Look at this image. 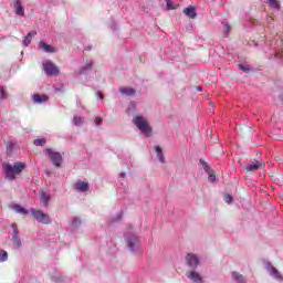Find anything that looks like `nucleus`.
I'll use <instances>...</instances> for the list:
<instances>
[{
  "instance_id": "nucleus-1",
  "label": "nucleus",
  "mask_w": 283,
  "mask_h": 283,
  "mask_svg": "<svg viewBox=\"0 0 283 283\" xmlns=\"http://www.w3.org/2000/svg\"><path fill=\"white\" fill-rule=\"evenodd\" d=\"M23 169H25V163L21 161H15L13 166L10 164L3 165V170L8 180H17V176L22 174Z\"/></svg>"
},
{
  "instance_id": "nucleus-2",
  "label": "nucleus",
  "mask_w": 283,
  "mask_h": 283,
  "mask_svg": "<svg viewBox=\"0 0 283 283\" xmlns=\"http://www.w3.org/2000/svg\"><path fill=\"white\" fill-rule=\"evenodd\" d=\"M133 123L135 126H137V128L139 129V132H142V134H145L147 138H151L153 129L147 118H145L143 115H136L133 118Z\"/></svg>"
},
{
  "instance_id": "nucleus-3",
  "label": "nucleus",
  "mask_w": 283,
  "mask_h": 283,
  "mask_svg": "<svg viewBox=\"0 0 283 283\" xmlns=\"http://www.w3.org/2000/svg\"><path fill=\"white\" fill-rule=\"evenodd\" d=\"M126 244L133 253H140L143 251L142 243H140V237L127 232L125 234Z\"/></svg>"
},
{
  "instance_id": "nucleus-4",
  "label": "nucleus",
  "mask_w": 283,
  "mask_h": 283,
  "mask_svg": "<svg viewBox=\"0 0 283 283\" xmlns=\"http://www.w3.org/2000/svg\"><path fill=\"white\" fill-rule=\"evenodd\" d=\"M45 156H48L49 160L54 165V167H61L63 165V156L59 151H54L52 148L44 149Z\"/></svg>"
},
{
  "instance_id": "nucleus-5",
  "label": "nucleus",
  "mask_w": 283,
  "mask_h": 283,
  "mask_svg": "<svg viewBox=\"0 0 283 283\" xmlns=\"http://www.w3.org/2000/svg\"><path fill=\"white\" fill-rule=\"evenodd\" d=\"M30 211L33 218H35L41 224H52V219L48 213L43 212V210L31 208Z\"/></svg>"
},
{
  "instance_id": "nucleus-6",
  "label": "nucleus",
  "mask_w": 283,
  "mask_h": 283,
  "mask_svg": "<svg viewBox=\"0 0 283 283\" xmlns=\"http://www.w3.org/2000/svg\"><path fill=\"white\" fill-rule=\"evenodd\" d=\"M186 264L189 266L192 271H196L198 266L200 265V258H198V254L195 253H188L186 255Z\"/></svg>"
},
{
  "instance_id": "nucleus-7",
  "label": "nucleus",
  "mask_w": 283,
  "mask_h": 283,
  "mask_svg": "<svg viewBox=\"0 0 283 283\" xmlns=\"http://www.w3.org/2000/svg\"><path fill=\"white\" fill-rule=\"evenodd\" d=\"M11 229L13 230L12 239H11L13 249H21L22 243H21V237H19V227L17 226V223H12Z\"/></svg>"
},
{
  "instance_id": "nucleus-8",
  "label": "nucleus",
  "mask_w": 283,
  "mask_h": 283,
  "mask_svg": "<svg viewBox=\"0 0 283 283\" xmlns=\"http://www.w3.org/2000/svg\"><path fill=\"white\" fill-rule=\"evenodd\" d=\"M43 69L48 76H56V74H59L60 72L59 67L54 65V63H52L51 61H45L43 63Z\"/></svg>"
},
{
  "instance_id": "nucleus-9",
  "label": "nucleus",
  "mask_w": 283,
  "mask_h": 283,
  "mask_svg": "<svg viewBox=\"0 0 283 283\" xmlns=\"http://www.w3.org/2000/svg\"><path fill=\"white\" fill-rule=\"evenodd\" d=\"M265 269L269 271L270 275L274 277V280H277L279 282L283 281L282 273H280V271H277L273 264L266 263Z\"/></svg>"
},
{
  "instance_id": "nucleus-10",
  "label": "nucleus",
  "mask_w": 283,
  "mask_h": 283,
  "mask_svg": "<svg viewBox=\"0 0 283 283\" xmlns=\"http://www.w3.org/2000/svg\"><path fill=\"white\" fill-rule=\"evenodd\" d=\"M39 49L42 50V52H45L46 54H54L57 52L56 48L48 44L45 41H40Z\"/></svg>"
},
{
  "instance_id": "nucleus-11",
  "label": "nucleus",
  "mask_w": 283,
  "mask_h": 283,
  "mask_svg": "<svg viewBox=\"0 0 283 283\" xmlns=\"http://www.w3.org/2000/svg\"><path fill=\"white\" fill-rule=\"evenodd\" d=\"M74 190L75 191H80L81 193H85L86 191H90V184L83 181V180H78L75 185H74Z\"/></svg>"
},
{
  "instance_id": "nucleus-12",
  "label": "nucleus",
  "mask_w": 283,
  "mask_h": 283,
  "mask_svg": "<svg viewBox=\"0 0 283 283\" xmlns=\"http://www.w3.org/2000/svg\"><path fill=\"white\" fill-rule=\"evenodd\" d=\"M187 279L195 283L202 282V275L195 270L187 273Z\"/></svg>"
},
{
  "instance_id": "nucleus-13",
  "label": "nucleus",
  "mask_w": 283,
  "mask_h": 283,
  "mask_svg": "<svg viewBox=\"0 0 283 283\" xmlns=\"http://www.w3.org/2000/svg\"><path fill=\"white\" fill-rule=\"evenodd\" d=\"M93 67L94 61L87 60L86 64L80 69L78 74H87L88 72H92Z\"/></svg>"
},
{
  "instance_id": "nucleus-14",
  "label": "nucleus",
  "mask_w": 283,
  "mask_h": 283,
  "mask_svg": "<svg viewBox=\"0 0 283 283\" xmlns=\"http://www.w3.org/2000/svg\"><path fill=\"white\" fill-rule=\"evenodd\" d=\"M262 167V161L260 160H254L251 164H248L245 166L247 171H258V169H261Z\"/></svg>"
},
{
  "instance_id": "nucleus-15",
  "label": "nucleus",
  "mask_w": 283,
  "mask_h": 283,
  "mask_svg": "<svg viewBox=\"0 0 283 283\" xmlns=\"http://www.w3.org/2000/svg\"><path fill=\"white\" fill-rule=\"evenodd\" d=\"M14 8L15 14H18V17H24L25 9L23 8V4H21V0H15Z\"/></svg>"
},
{
  "instance_id": "nucleus-16",
  "label": "nucleus",
  "mask_w": 283,
  "mask_h": 283,
  "mask_svg": "<svg viewBox=\"0 0 283 283\" xmlns=\"http://www.w3.org/2000/svg\"><path fill=\"white\" fill-rule=\"evenodd\" d=\"M184 14H186V17H188L189 19H196V17H198V13L196 12V8L193 7H188L184 9Z\"/></svg>"
},
{
  "instance_id": "nucleus-17",
  "label": "nucleus",
  "mask_w": 283,
  "mask_h": 283,
  "mask_svg": "<svg viewBox=\"0 0 283 283\" xmlns=\"http://www.w3.org/2000/svg\"><path fill=\"white\" fill-rule=\"evenodd\" d=\"M155 151L157 154V158L159 163H161V165H165L166 160H165V153H163V148L159 145H156Z\"/></svg>"
},
{
  "instance_id": "nucleus-18",
  "label": "nucleus",
  "mask_w": 283,
  "mask_h": 283,
  "mask_svg": "<svg viewBox=\"0 0 283 283\" xmlns=\"http://www.w3.org/2000/svg\"><path fill=\"white\" fill-rule=\"evenodd\" d=\"M50 200H51L50 195H48V192L45 191H42L40 195V202H42L43 207H49Z\"/></svg>"
},
{
  "instance_id": "nucleus-19",
  "label": "nucleus",
  "mask_w": 283,
  "mask_h": 283,
  "mask_svg": "<svg viewBox=\"0 0 283 283\" xmlns=\"http://www.w3.org/2000/svg\"><path fill=\"white\" fill-rule=\"evenodd\" d=\"M36 36V31H31L27 34V36L22 40V43L25 48L32 43V38Z\"/></svg>"
},
{
  "instance_id": "nucleus-20",
  "label": "nucleus",
  "mask_w": 283,
  "mask_h": 283,
  "mask_svg": "<svg viewBox=\"0 0 283 283\" xmlns=\"http://www.w3.org/2000/svg\"><path fill=\"white\" fill-rule=\"evenodd\" d=\"M12 210L17 211V213H20L21 216H28V213H30V211H28V209L23 208L22 206L15 203L12 206Z\"/></svg>"
},
{
  "instance_id": "nucleus-21",
  "label": "nucleus",
  "mask_w": 283,
  "mask_h": 283,
  "mask_svg": "<svg viewBox=\"0 0 283 283\" xmlns=\"http://www.w3.org/2000/svg\"><path fill=\"white\" fill-rule=\"evenodd\" d=\"M119 92L120 94H125V96H134L136 94V90L132 87H120Z\"/></svg>"
},
{
  "instance_id": "nucleus-22",
  "label": "nucleus",
  "mask_w": 283,
  "mask_h": 283,
  "mask_svg": "<svg viewBox=\"0 0 283 283\" xmlns=\"http://www.w3.org/2000/svg\"><path fill=\"white\" fill-rule=\"evenodd\" d=\"M232 277L237 283H247L244 276L238 272H232Z\"/></svg>"
},
{
  "instance_id": "nucleus-23",
  "label": "nucleus",
  "mask_w": 283,
  "mask_h": 283,
  "mask_svg": "<svg viewBox=\"0 0 283 283\" xmlns=\"http://www.w3.org/2000/svg\"><path fill=\"white\" fill-rule=\"evenodd\" d=\"M48 95H41V94H34L33 95V101L34 103H45L48 101Z\"/></svg>"
},
{
  "instance_id": "nucleus-24",
  "label": "nucleus",
  "mask_w": 283,
  "mask_h": 283,
  "mask_svg": "<svg viewBox=\"0 0 283 283\" xmlns=\"http://www.w3.org/2000/svg\"><path fill=\"white\" fill-rule=\"evenodd\" d=\"M199 165H201V167L205 169L206 174H210L211 172V166H209V164H207V161H205L203 159L199 160Z\"/></svg>"
},
{
  "instance_id": "nucleus-25",
  "label": "nucleus",
  "mask_w": 283,
  "mask_h": 283,
  "mask_svg": "<svg viewBox=\"0 0 283 283\" xmlns=\"http://www.w3.org/2000/svg\"><path fill=\"white\" fill-rule=\"evenodd\" d=\"M45 138H38L34 139L33 145H35V147H43L45 146Z\"/></svg>"
},
{
  "instance_id": "nucleus-26",
  "label": "nucleus",
  "mask_w": 283,
  "mask_h": 283,
  "mask_svg": "<svg viewBox=\"0 0 283 283\" xmlns=\"http://www.w3.org/2000/svg\"><path fill=\"white\" fill-rule=\"evenodd\" d=\"M82 224L81 218L78 217H74L73 221H72V227H74V229H78V227Z\"/></svg>"
},
{
  "instance_id": "nucleus-27",
  "label": "nucleus",
  "mask_w": 283,
  "mask_h": 283,
  "mask_svg": "<svg viewBox=\"0 0 283 283\" xmlns=\"http://www.w3.org/2000/svg\"><path fill=\"white\" fill-rule=\"evenodd\" d=\"M0 262H8V251L0 250Z\"/></svg>"
},
{
  "instance_id": "nucleus-28",
  "label": "nucleus",
  "mask_w": 283,
  "mask_h": 283,
  "mask_svg": "<svg viewBox=\"0 0 283 283\" xmlns=\"http://www.w3.org/2000/svg\"><path fill=\"white\" fill-rule=\"evenodd\" d=\"M12 151H14V143L8 142L7 143V154H8V156H10V154H12Z\"/></svg>"
},
{
  "instance_id": "nucleus-29",
  "label": "nucleus",
  "mask_w": 283,
  "mask_h": 283,
  "mask_svg": "<svg viewBox=\"0 0 283 283\" xmlns=\"http://www.w3.org/2000/svg\"><path fill=\"white\" fill-rule=\"evenodd\" d=\"M6 98H8V93L3 86H0V99L6 101Z\"/></svg>"
},
{
  "instance_id": "nucleus-30",
  "label": "nucleus",
  "mask_w": 283,
  "mask_h": 283,
  "mask_svg": "<svg viewBox=\"0 0 283 283\" xmlns=\"http://www.w3.org/2000/svg\"><path fill=\"white\" fill-rule=\"evenodd\" d=\"M73 123H74V125H76V127L83 125V117H81V116H75V117L73 118Z\"/></svg>"
},
{
  "instance_id": "nucleus-31",
  "label": "nucleus",
  "mask_w": 283,
  "mask_h": 283,
  "mask_svg": "<svg viewBox=\"0 0 283 283\" xmlns=\"http://www.w3.org/2000/svg\"><path fill=\"white\" fill-rule=\"evenodd\" d=\"M229 32H231V25H229V23H226L223 25V34H224V36H229Z\"/></svg>"
},
{
  "instance_id": "nucleus-32",
  "label": "nucleus",
  "mask_w": 283,
  "mask_h": 283,
  "mask_svg": "<svg viewBox=\"0 0 283 283\" xmlns=\"http://www.w3.org/2000/svg\"><path fill=\"white\" fill-rule=\"evenodd\" d=\"M208 174V180L209 182H216V172H213V170H210V172H207Z\"/></svg>"
},
{
  "instance_id": "nucleus-33",
  "label": "nucleus",
  "mask_w": 283,
  "mask_h": 283,
  "mask_svg": "<svg viewBox=\"0 0 283 283\" xmlns=\"http://www.w3.org/2000/svg\"><path fill=\"white\" fill-rule=\"evenodd\" d=\"M270 6H272V8H275V10H280V1L277 0H270Z\"/></svg>"
},
{
  "instance_id": "nucleus-34",
  "label": "nucleus",
  "mask_w": 283,
  "mask_h": 283,
  "mask_svg": "<svg viewBox=\"0 0 283 283\" xmlns=\"http://www.w3.org/2000/svg\"><path fill=\"white\" fill-rule=\"evenodd\" d=\"M239 70H241V72H250L251 71V66L249 65H244V64H239Z\"/></svg>"
},
{
  "instance_id": "nucleus-35",
  "label": "nucleus",
  "mask_w": 283,
  "mask_h": 283,
  "mask_svg": "<svg viewBox=\"0 0 283 283\" xmlns=\"http://www.w3.org/2000/svg\"><path fill=\"white\" fill-rule=\"evenodd\" d=\"M165 1H166L167 10H176V6H174V2H171V0H165Z\"/></svg>"
},
{
  "instance_id": "nucleus-36",
  "label": "nucleus",
  "mask_w": 283,
  "mask_h": 283,
  "mask_svg": "<svg viewBox=\"0 0 283 283\" xmlns=\"http://www.w3.org/2000/svg\"><path fill=\"white\" fill-rule=\"evenodd\" d=\"M224 202H227L228 205H231L233 202V197L231 195L226 196Z\"/></svg>"
},
{
  "instance_id": "nucleus-37",
  "label": "nucleus",
  "mask_w": 283,
  "mask_h": 283,
  "mask_svg": "<svg viewBox=\"0 0 283 283\" xmlns=\"http://www.w3.org/2000/svg\"><path fill=\"white\" fill-rule=\"evenodd\" d=\"M95 125H96L97 127H99V125H103V118L96 117V118H95Z\"/></svg>"
},
{
  "instance_id": "nucleus-38",
  "label": "nucleus",
  "mask_w": 283,
  "mask_h": 283,
  "mask_svg": "<svg viewBox=\"0 0 283 283\" xmlns=\"http://www.w3.org/2000/svg\"><path fill=\"white\" fill-rule=\"evenodd\" d=\"M198 92H202V86H197Z\"/></svg>"
},
{
  "instance_id": "nucleus-39",
  "label": "nucleus",
  "mask_w": 283,
  "mask_h": 283,
  "mask_svg": "<svg viewBox=\"0 0 283 283\" xmlns=\"http://www.w3.org/2000/svg\"><path fill=\"white\" fill-rule=\"evenodd\" d=\"M85 50L90 52V50H92V46H86Z\"/></svg>"
},
{
  "instance_id": "nucleus-40",
  "label": "nucleus",
  "mask_w": 283,
  "mask_h": 283,
  "mask_svg": "<svg viewBox=\"0 0 283 283\" xmlns=\"http://www.w3.org/2000/svg\"><path fill=\"white\" fill-rule=\"evenodd\" d=\"M120 178H125V172L119 174Z\"/></svg>"
},
{
  "instance_id": "nucleus-41",
  "label": "nucleus",
  "mask_w": 283,
  "mask_h": 283,
  "mask_svg": "<svg viewBox=\"0 0 283 283\" xmlns=\"http://www.w3.org/2000/svg\"><path fill=\"white\" fill-rule=\"evenodd\" d=\"M122 218H123L122 214H118V216H117V220H120Z\"/></svg>"
},
{
  "instance_id": "nucleus-42",
  "label": "nucleus",
  "mask_w": 283,
  "mask_h": 283,
  "mask_svg": "<svg viewBox=\"0 0 283 283\" xmlns=\"http://www.w3.org/2000/svg\"><path fill=\"white\" fill-rule=\"evenodd\" d=\"M99 98H103V95H99Z\"/></svg>"
}]
</instances>
